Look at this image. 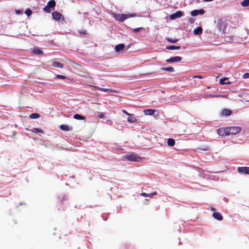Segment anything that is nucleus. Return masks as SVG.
I'll list each match as a JSON object with an SVG mask.
<instances>
[{"mask_svg": "<svg viewBox=\"0 0 249 249\" xmlns=\"http://www.w3.org/2000/svg\"><path fill=\"white\" fill-rule=\"evenodd\" d=\"M228 135H236L239 133L241 131V128L239 126H231L227 127Z\"/></svg>", "mask_w": 249, "mask_h": 249, "instance_id": "1", "label": "nucleus"}, {"mask_svg": "<svg viewBox=\"0 0 249 249\" xmlns=\"http://www.w3.org/2000/svg\"><path fill=\"white\" fill-rule=\"evenodd\" d=\"M125 159H126L130 161L133 162H138L141 159V158L140 157L135 154H130L125 156Z\"/></svg>", "mask_w": 249, "mask_h": 249, "instance_id": "2", "label": "nucleus"}, {"mask_svg": "<svg viewBox=\"0 0 249 249\" xmlns=\"http://www.w3.org/2000/svg\"><path fill=\"white\" fill-rule=\"evenodd\" d=\"M228 127H221L217 129V133L220 136L228 135Z\"/></svg>", "mask_w": 249, "mask_h": 249, "instance_id": "3", "label": "nucleus"}, {"mask_svg": "<svg viewBox=\"0 0 249 249\" xmlns=\"http://www.w3.org/2000/svg\"><path fill=\"white\" fill-rule=\"evenodd\" d=\"M182 59V58L179 56H176L170 57L166 60V62L172 63L174 62H179Z\"/></svg>", "mask_w": 249, "mask_h": 249, "instance_id": "4", "label": "nucleus"}, {"mask_svg": "<svg viewBox=\"0 0 249 249\" xmlns=\"http://www.w3.org/2000/svg\"><path fill=\"white\" fill-rule=\"evenodd\" d=\"M237 170L241 174H249V167H239Z\"/></svg>", "mask_w": 249, "mask_h": 249, "instance_id": "5", "label": "nucleus"}, {"mask_svg": "<svg viewBox=\"0 0 249 249\" xmlns=\"http://www.w3.org/2000/svg\"><path fill=\"white\" fill-rule=\"evenodd\" d=\"M183 15V13L180 11H178L176 13L170 15V18L171 19H175L177 18H180Z\"/></svg>", "mask_w": 249, "mask_h": 249, "instance_id": "6", "label": "nucleus"}, {"mask_svg": "<svg viewBox=\"0 0 249 249\" xmlns=\"http://www.w3.org/2000/svg\"><path fill=\"white\" fill-rule=\"evenodd\" d=\"M205 11L202 9L200 10H194L191 11V15L193 17H196L198 15H203Z\"/></svg>", "mask_w": 249, "mask_h": 249, "instance_id": "7", "label": "nucleus"}, {"mask_svg": "<svg viewBox=\"0 0 249 249\" xmlns=\"http://www.w3.org/2000/svg\"><path fill=\"white\" fill-rule=\"evenodd\" d=\"M125 115L128 116L126 119L128 122L130 123H134L137 122L136 118L133 115H131L130 113H128L126 111H125Z\"/></svg>", "mask_w": 249, "mask_h": 249, "instance_id": "8", "label": "nucleus"}, {"mask_svg": "<svg viewBox=\"0 0 249 249\" xmlns=\"http://www.w3.org/2000/svg\"><path fill=\"white\" fill-rule=\"evenodd\" d=\"M217 27L219 31L225 29V26L224 22H223L221 19L218 20Z\"/></svg>", "mask_w": 249, "mask_h": 249, "instance_id": "9", "label": "nucleus"}, {"mask_svg": "<svg viewBox=\"0 0 249 249\" xmlns=\"http://www.w3.org/2000/svg\"><path fill=\"white\" fill-rule=\"evenodd\" d=\"M52 16L53 18L56 20H60L62 16L60 13L57 12H53L52 14Z\"/></svg>", "mask_w": 249, "mask_h": 249, "instance_id": "10", "label": "nucleus"}, {"mask_svg": "<svg viewBox=\"0 0 249 249\" xmlns=\"http://www.w3.org/2000/svg\"><path fill=\"white\" fill-rule=\"evenodd\" d=\"M113 17L116 20L119 21H124V14H114Z\"/></svg>", "mask_w": 249, "mask_h": 249, "instance_id": "11", "label": "nucleus"}, {"mask_svg": "<svg viewBox=\"0 0 249 249\" xmlns=\"http://www.w3.org/2000/svg\"><path fill=\"white\" fill-rule=\"evenodd\" d=\"M213 216L214 219L218 221H221L223 219V216L218 212H213Z\"/></svg>", "mask_w": 249, "mask_h": 249, "instance_id": "12", "label": "nucleus"}, {"mask_svg": "<svg viewBox=\"0 0 249 249\" xmlns=\"http://www.w3.org/2000/svg\"><path fill=\"white\" fill-rule=\"evenodd\" d=\"M94 88L99 90H101V91H104V92H115V90H113V89H104V88H101L98 86H93Z\"/></svg>", "mask_w": 249, "mask_h": 249, "instance_id": "13", "label": "nucleus"}, {"mask_svg": "<svg viewBox=\"0 0 249 249\" xmlns=\"http://www.w3.org/2000/svg\"><path fill=\"white\" fill-rule=\"evenodd\" d=\"M231 110L229 109H224L221 112V114L223 116H230L231 114Z\"/></svg>", "mask_w": 249, "mask_h": 249, "instance_id": "14", "label": "nucleus"}, {"mask_svg": "<svg viewBox=\"0 0 249 249\" xmlns=\"http://www.w3.org/2000/svg\"><path fill=\"white\" fill-rule=\"evenodd\" d=\"M157 194V192L155 191L153 193H150V194H147V193H141L140 194V195L141 196H144V197L148 196L149 197H152L156 195Z\"/></svg>", "mask_w": 249, "mask_h": 249, "instance_id": "15", "label": "nucleus"}, {"mask_svg": "<svg viewBox=\"0 0 249 249\" xmlns=\"http://www.w3.org/2000/svg\"><path fill=\"white\" fill-rule=\"evenodd\" d=\"M143 112L146 115H153L155 112V110L152 109H147L144 110Z\"/></svg>", "mask_w": 249, "mask_h": 249, "instance_id": "16", "label": "nucleus"}, {"mask_svg": "<svg viewBox=\"0 0 249 249\" xmlns=\"http://www.w3.org/2000/svg\"><path fill=\"white\" fill-rule=\"evenodd\" d=\"M124 48V44L121 43L119 45H117L115 47V50L116 52H118L121 51H123Z\"/></svg>", "mask_w": 249, "mask_h": 249, "instance_id": "17", "label": "nucleus"}, {"mask_svg": "<svg viewBox=\"0 0 249 249\" xmlns=\"http://www.w3.org/2000/svg\"><path fill=\"white\" fill-rule=\"evenodd\" d=\"M161 71H167L169 72H173L175 71V70L172 67H163L160 69Z\"/></svg>", "mask_w": 249, "mask_h": 249, "instance_id": "18", "label": "nucleus"}, {"mask_svg": "<svg viewBox=\"0 0 249 249\" xmlns=\"http://www.w3.org/2000/svg\"><path fill=\"white\" fill-rule=\"evenodd\" d=\"M202 32V28L201 27H198L196 29H195L193 32L194 34L196 35H198L201 34Z\"/></svg>", "mask_w": 249, "mask_h": 249, "instance_id": "19", "label": "nucleus"}, {"mask_svg": "<svg viewBox=\"0 0 249 249\" xmlns=\"http://www.w3.org/2000/svg\"><path fill=\"white\" fill-rule=\"evenodd\" d=\"M53 66L55 68L61 69L63 68L64 65L62 63H59L58 62H53Z\"/></svg>", "mask_w": 249, "mask_h": 249, "instance_id": "20", "label": "nucleus"}, {"mask_svg": "<svg viewBox=\"0 0 249 249\" xmlns=\"http://www.w3.org/2000/svg\"><path fill=\"white\" fill-rule=\"evenodd\" d=\"M167 144L169 145V146H173L175 145V141L174 139H172V138H169L167 140Z\"/></svg>", "mask_w": 249, "mask_h": 249, "instance_id": "21", "label": "nucleus"}, {"mask_svg": "<svg viewBox=\"0 0 249 249\" xmlns=\"http://www.w3.org/2000/svg\"><path fill=\"white\" fill-rule=\"evenodd\" d=\"M56 5V2L54 0H51L49 1L47 4V5H48L50 8H53Z\"/></svg>", "mask_w": 249, "mask_h": 249, "instance_id": "22", "label": "nucleus"}, {"mask_svg": "<svg viewBox=\"0 0 249 249\" xmlns=\"http://www.w3.org/2000/svg\"><path fill=\"white\" fill-rule=\"evenodd\" d=\"M228 78H226V77H225L224 78H221L219 80V83L220 84H222V85H224V84H230L231 83L230 82H226L225 81H227L228 80Z\"/></svg>", "mask_w": 249, "mask_h": 249, "instance_id": "23", "label": "nucleus"}, {"mask_svg": "<svg viewBox=\"0 0 249 249\" xmlns=\"http://www.w3.org/2000/svg\"><path fill=\"white\" fill-rule=\"evenodd\" d=\"M180 46H176L174 45H171L167 46L166 47V49L168 50H179L180 49Z\"/></svg>", "mask_w": 249, "mask_h": 249, "instance_id": "24", "label": "nucleus"}, {"mask_svg": "<svg viewBox=\"0 0 249 249\" xmlns=\"http://www.w3.org/2000/svg\"><path fill=\"white\" fill-rule=\"evenodd\" d=\"M60 128L64 131H69L70 130V127L66 124H61L60 126Z\"/></svg>", "mask_w": 249, "mask_h": 249, "instance_id": "25", "label": "nucleus"}, {"mask_svg": "<svg viewBox=\"0 0 249 249\" xmlns=\"http://www.w3.org/2000/svg\"><path fill=\"white\" fill-rule=\"evenodd\" d=\"M73 118L76 120H85V117L78 114H76L73 116Z\"/></svg>", "mask_w": 249, "mask_h": 249, "instance_id": "26", "label": "nucleus"}, {"mask_svg": "<svg viewBox=\"0 0 249 249\" xmlns=\"http://www.w3.org/2000/svg\"><path fill=\"white\" fill-rule=\"evenodd\" d=\"M33 52L35 54H40L43 53L42 51L40 49L37 48L34 49Z\"/></svg>", "mask_w": 249, "mask_h": 249, "instance_id": "27", "label": "nucleus"}, {"mask_svg": "<svg viewBox=\"0 0 249 249\" xmlns=\"http://www.w3.org/2000/svg\"><path fill=\"white\" fill-rule=\"evenodd\" d=\"M137 16V13H132V14H129V13L125 14V19L127 18H130L136 17Z\"/></svg>", "mask_w": 249, "mask_h": 249, "instance_id": "28", "label": "nucleus"}, {"mask_svg": "<svg viewBox=\"0 0 249 249\" xmlns=\"http://www.w3.org/2000/svg\"><path fill=\"white\" fill-rule=\"evenodd\" d=\"M241 5L243 7H247L249 6V0H243L241 3Z\"/></svg>", "mask_w": 249, "mask_h": 249, "instance_id": "29", "label": "nucleus"}, {"mask_svg": "<svg viewBox=\"0 0 249 249\" xmlns=\"http://www.w3.org/2000/svg\"><path fill=\"white\" fill-rule=\"evenodd\" d=\"M29 117L31 119H37L39 117V115L37 113H32Z\"/></svg>", "mask_w": 249, "mask_h": 249, "instance_id": "30", "label": "nucleus"}, {"mask_svg": "<svg viewBox=\"0 0 249 249\" xmlns=\"http://www.w3.org/2000/svg\"><path fill=\"white\" fill-rule=\"evenodd\" d=\"M166 40L168 42L172 43H176L178 41V40L177 39H171L170 38H166Z\"/></svg>", "mask_w": 249, "mask_h": 249, "instance_id": "31", "label": "nucleus"}, {"mask_svg": "<svg viewBox=\"0 0 249 249\" xmlns=\"http://www.w3.org/2000/svg\"><path fill=\"white\" fill-rule=\"evenodd\" d=\"M50 7H49L48 5H46L44 8H43V10L46 12V13H50L51 12V9H50Z\"/></svg>", "mask_w": 249, "mask_h": 249, "instance_id": "32", "label": "nucleus"}, {"mask_svg": "<svg viewBox=\"0 0 249 249\" xmlns=\"http://www.w3.org/2000/svg\"><path fill=\"white\" fill-rule=\"evenodd\" d=\"M32 131L35 133L42 132V130L41 129L38 128H33Z\"/></svg>", "mask_w": 249, "mask_h": 249, "instance_id": "33", "label": "nucleus"}, {"mask_svg": "<svg viewBox=\"0 0 249 249\" xmlns=\"http://www.w3.org/2000/svg\"><path fill=\"white\" fill-rule=\"evenodd\" d=\"M56 78L57 79H66V77L64 75L57 74L56 75Z\"/></svg>", "mask_w": 249, "mask_h": 249, "instance_id": "34", "label": "nucleus"}, {"mask_svg": "<svg viewBox=\"0 0 249 249\" xmlns=\"http://www.w3.org/2000/svg\"><path fill=\"white\" fill-rule=\"evenodd\" d=\"M25 14L29 17L31 15L32 12L30 9H27L25 11Z\"/></svg>", "mask_w": 249, "mask_h": 249, "instance_id": "35", "label": "nucleus"}, {"mask_svg": "<svg viewBox=\"0 0 249 249\" xmlns=\"http://www.w3.org/2000/svg\"><path fill=\"white\" fill-rule=\"evenodd\" d=\"M143 29V28L142 27H139L137 28L133 29V31L134 33H138V32L140 31L141 30Z\"/></svg>", "mask_w": 249, "mask_h": 249, "instance_id": "36", "label": "nucleus"}, {"mask_svg": "<svg viewBox=\"0 0 249 249\" xmlns=\"http://www.w3.org/2000/svg\"><path fill=\"white\" fill-rule=\"evenodd\" d=\"M98 117L99 118H102L104 117V115L103 113H99L98 114Z\"/></svg>", "mask_w": 249, "mask_h": 249, "instance_id": "37", "label": "nucleus"}, {"mask_svg": "<svg viewBox=\"0 0 249 249\" xmlns=\"http://www.w3.org/2000/svg\"><path fill=\"white\" fill-rule=\"evenodd\" d=\"M244 78H249V73H245L243 74Z\"/></svg>", "mask_w": 249, "mask_h": 249, "instance_id": "38", "label": "nucleus"}, {"mask_svg": "<svg viewBox=\"0 0 249 249\" xmlns=\"http://www.w3.org/2000/svg\"><path fill=\"white\" fill-rule=\"evenodd\" d=\"M213 96H214V97H217V98L221 97H224L223 95H220V94H214Z\"/></svg>", "mask_w": 249, "mask_h": 249, "instance_id": "39", "label": "nucleus"}, {"mask_svg": "<svg viewBox=\"0 0 249 249\" xmlns=\"http://www.w3.org/2000/svg\"><path fill=\"white\" fill-rule=\"evenodd\" d=\"M194 78H202V75H196V76H194Z\"/></svg>", "mask_w": 249, "mask_h": 249, "instance_id": "40", "label": "nucleus"}, {"mask_svg": "<svg viewBox=\"0 0 249 249\" xmlns=\"http://www.w3.org/2000/svg\"><path fill=\"white\" fill-rule=\"evenodd\" d=\"M207 97H210V98H213V94H209L207 95Z\"/></svg>", "mask_w": 249, "mask_h": 249, "instance_id": "41", "label": "nucleus"}, {"mask_svg": "<svg viewBox=\"0 0 249 249\" xmlns=\"http://www.w3.org/2000/svg\"><path fill=\"white\" fill-rule=\"evenodd\" d=\"M211 210L213 212H215V210H215V209L214 208H213V207H212V208H211Z\"/></svg>", "mask_w": 249, "mask_h": 249, "instance_id": "42", "label": "nucleus"}, {"mask_svg": "<svg viewBox=\"0 0 249 249\" xmlns=\"http://www.w3.org/2000/svg\"><path fill=\"white\" fill-rule=\"evenodd\" d=\"M204 1H213V0H203Z\"/></svg>", "mask_w": 249, "mask_h": 249, "instance_id": "43", "label": "nucleus"}, {"mask_svg": "<svg viewBox=\"0 0 249 249\" xmlns=\"http://www.w3.org/2000/svg\"><path fill=\"white\" fill-rule=\"evenodd\" d=\"M153 73V72H150V73H147V74H152Z\"/></svg>", "mask_w": 249, "mask_h": 249, "instance_id": "44", "label": "nucleus"}, {"mask_svg": "<svg viewBox=\"0 0 249 249\" xmlns=\"http://www.w3.org/2000/svg\"><path fill=\"white\" fill-rule=\"evenodd\" d=\"M124 113V110H122Z\"/></svg>", "mask_w": 249, "mask_h": 249, "instance_id": "45", "label": "nucleus"}]
</instances>
